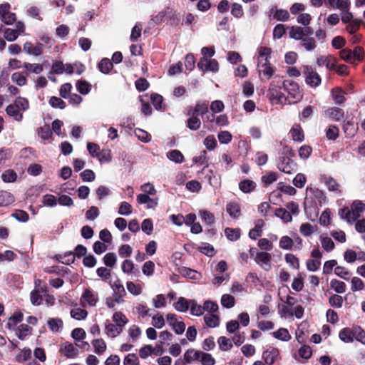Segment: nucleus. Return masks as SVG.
<instances>
[{"label": "nucleus", "instance_id": "f257e3e1", "mask_svg": "<svg viewBox=\"0 0 365 365\" xmlns=\"http://www.w3.org/2000/svg\"><path fill=\"white\" fill-rule=\"evenodd\" d=\"M283 88L287 92V96L279 93L277 90H272L271 93L273 98H276L278 103L289 104L295 103L302 98V93L297 83L292 80L283 81Z\"/></svg>", "mask_w": 365, "mask_h": 365}, {"label": "nucleus", "instance_id": "f03ea898", "mask_svg": "<svg viewBox=\"0 0 365 365\" xmlns=\"http://www.w3.org/2000/svg\"><path fill=\"white\" fill-rule=\"evenodd\" d=\"M302 73L306 83L311 88H317L321 84L322 78L312 66H304Z\"/></svg>", "mask_w": 365, "mask_h": 365}, {"label": "nucleus", "instance_id": "7ed1b4c3", "mask_svg": "<svg viewBox=\"0 0 365 365\" xmlns=\"http://www.w3.org/2000/svg\"><path fill=\"white\" fill-rule=\"evenodd\" d=\"M277 166L280 171L287 174H293L297 170V163L287 155L279 157Z\"/></svg>", "mask_w": 365, "mask_h": 365}, {"label": "nucleus", "instance_id": "20e7f679", "mask_svg": "<svg viewBox=\"0 0 365 365\" xmlns=\"http://www.w3.org/2000/svg\"><path fill=\"white\" fill-rule=\"evenodd\" d=\"M29 107V103L25 98L18 97L13 104L9 105L6 108V114H19L26 111Z\"/></svg>", "mask_w": 365, "mask_h": 365}, {"label": "nucleus", "instance_id": "39448f33", "mask_svg": "<svg viewBox=\"0 0 365 365\" xmlns=\"http://www.w3.org/2000/svg\"><path fill=\"white\" fill-rule=\"evenodd\" d=\"M11 6L9 4H2L0 5V19L7 25H11L16 21V14L10 11Z\"/></svg>", "mask_w": 365, "mask_h": 365}, {"label": "nucleus", "instance_id": "423d86ee", "mask_svg": "<svg viewBox=\"0 0 365 365\" xmlns=\"http://www.w3.org/2000/svg\"><path fill=\"white\" fill-rule=\"evenodd\" d=\"M255 262L264 270L269 271L272 268V255L267 252L257 253L254 258Z\"/></svg>", "mask_w": 365, "mask_h": 365}, {"label": "nucleus", "instance_id": "0eeeda50", "mask_svg": "<svg viewBox=\"0 0 365 365\" xmlns=\"http://www.w3.org/2000/svg\"><path fill=\"white\" fill-rule=\"evenodd\" d=\"M197 67L203 72H217L219 70V63L215 59L202 58L197 63Z\"/></svg>", "mask_w": 365, "mask_h": 365}, {"label": "nucleus", "instance_id": "6e6552de", "mask_svg": "<svg viewBox=\"0 0 365 365\" xmlns=\"http://www.w3.org/2000/svg\"><path fill=\"white\" fill-rule=\"evenodd\" d=\"M262 359L267 365H272L277 359H280L279 350L274 346H269L263 351Z\"/></svg>", "mask_w": 365, "mask_h": 365}, {"label": "nucleus", "instance_id": "1a4fd4ad", "mask_svg": "<svg viewBox=\"0 0 365 365\" xmlns=\"http://www.w3.org/2000/svg\"><path fill=\"white\" fill-rule=\"evenodd\" d=\"M24 51L29 55L38 56L43 52V45L41 43H36L35 45L30 41L24 43Z\"/></svg>", "mask_w": 365, "mask_h": 365}, {"label": "nucleus", "instance_id": "9d476101", "mask_svg": "<svg viewBox=\"0 0 365 365\" xmlns=\"http://www.w3.org/2000/svg\"><path fill=\"white\" fill-rule=\"evenodd\" d=\"M82 298L91 306L95 307L98 301V294L96 292L86 289L82 294Z\"/></svg>", "mask_w": 365, "mask_h": 365}, {"label": "nucleus", "instance_id": "9b49d317", "mask_svg": "<svg viewBox=\"0 0 365 365\" xmlns=\"http://www.w3.org/2000/svg\"><path fill=\"white\" fill-rule=\"evenodd\" d=\"M346 93L339 87L331 89V95L334 103L339 106L343 105L346 101Z\"/></svg>", "mask_w": 365, "mask_h": 365}, {"label": "nucleus", "instance_id": "f8f14e48", "mask_svg": "<svg viewBox=\"0 0 365 365\" xmlns=\"http://www.w3.org/2000/svg\"><path fill=\"white\" fill-rule=\"evenodd\" d=\"M256 187V182L249 179H245L239 183V189L244 193H250L253 192Z\"/></svg>", "mask_w": 365, "mask_h": 365}, {"label": "nucleus", "instance_id": "ddd939ff", "mask_svg": "<svg viewBox=\"0 0 365 365\" xmlns=\"http://www.w3.org/2000/svg\"><path fill=\"white\" fill-rule=\"evenodd\" d=\"M339 339L344 343H351L354 341L353 327L343 328L339 333Z\"/></svg>", "mask_w": 365, "mask_h": 365}, {"label": "nucleus", "instance_id": "4468645a", "mask_svg": "<svg viewBox=\"0 0 365 365\" xmlns=\"http://www.w3.org/2000/svg\"><path fill=\"white\" fill-rule=\"evenodd\" d=\"M351 211L353 212V216L355 220L360 217L361 213L365 210V204L361 200H354L351 205Z\"/></svg>", "mask_w": 365, "mask_h": 365}, {"label": "nucleus", "instance_id": "2eb2a0df", "mask_svg": "<svg viewBox=\"0 0 365 365\" xmlns=\"http://www.w3.org/2000/svg\"><path fill=\"white\" fill-rule=\"evenodd\" d=\"M190 305V299H187L183 297H180L178 298L177 302H175L173 306L176 311L180 312H186Z\"/></svg>", "mask_w": 365, "mask_h": 365}, {"label": "nucleus", "instance_id": "dca6fc26", "mask_svg": "<svg viewBox=\"0 0 365 365\" xmlns=\"http://www.w3.org/2000/svg\"><path fill=\"white\" fill-rule=\"evenodd\" d=\"M32 328L29 325L22 324L16 329V335L21 340H24L26 336L31 334Z\"/></svg>", "mask_w": 365, "mask_h": 365}, {"label": "nucleus", "instance_id": "f3484780", "mask_svg": "<svg viewBox=\"0 0 365 365\" xmlns=\"http://www.w3.org/2000/svg\"><path fill=\"white\" fill-rule=\"evenodd\" d=\"M200 354H202V351H196L194 349H189L184 354V360L186 364H190L194 361L200 360Z\"/></svg>", "mask_w": 365, "mask_h": 365}, {"label": "nucleus", "instance_id": "a211bd4d", "mask_svg": "<svg viewBox=\"0 0 365 365\" xmlns=\"http://www.w3.org/2000/svg\"><path fill=\"white\" fill-rule=\"evenodd\" d=\"M23 68L25 69L26 75H29L30 73L39 74L43 71V66L39 63H30L25 62L23 64Z\"/></svg>", "mask_w": 365, "mask_h": 365}, {"label": "nucleus", "instance_id": "6ab92c4d", "mask_svg": "<svg viewBox=\"0 0 365 365\" xmlns=\"http://www.w3.org/2000/svg\"><path fill=\"white\" fill-rule=\"evenodd\" d=\"M259 63L261 66L259 72L262 73L267 78H270L274 72V68L271 66L269 60L264 59V61Z\"/></svg>", "mask_w": 365, "mask_h": 365}, {"label": "nucleus", "instance_id": "aec40b11", "mask_svg": "<svg viewBox=\"0 0 365 365\" xmlns=\"http://www.w3.org/2000/svg\"><path fill=\"white\" fill-rule=\"evenodd\" d=\"M71 336L78 341H81L82 347H88L89 344L86 341H81L86 337V332L82 328H76L71 332Z\"/></svg>", "mask_w": 365, "mask_h": 365}, {"label": "nucleus", "instance_id": "412c9836", "mask_svg": "<svg viewBox=\"0 0 365 365\" xmlns=\"http://www.w3.org/2000/svg\"><path fill=\"white\" fill-rule=\"evenodd\" d=\"M167 158L175 163L180 164L184 162L185 158L182 153L178 150H171L168 152Z\"/></svg>", "mask_w": 365, "mask_h": 365}, {"label": "nucleus", "instance_id": "4be33fe9", "mask_svg": "<svg viewBox=\"0 0 365 365\" xmlns=\"http://www.w3.org/2000/svg\"><path fill=\"white\" fill-rule=\"evenodd\" d=\"M199 215L207 226L212 227L215 225V217L212 212L205 210H200Z\"/></svg>", "mask_w": 365, "mask_h": 365}, {"label": "nucleus", "instance_id": "5701e85b", "mask_svg": "<svg viewBox=\"0 0 365 365\" xmlns=\"http://www.w3.org/2000/svg\"><path fill=\"white\" fill-rule=\"evenodd\" d=\"M204 321L210 328L217 327L220 324V317L216 314H207L204 316Z\"/></svg>", "mask_w": 365, "mask_h": 365}, {"label": "nucleus", "instance_id": "b1692460", "mask_svg": "<svg viewBox=\"0 0 365 365\" xmlns=\"http://www.w3.org/2000/svg\"><path fill=\"white\" fill-rule=\"evenodd\" d=\"M290 133L292 139L294 141L302 142L304 140V135L301 126L298 124H295L292 126L290 130Z\"/></svg>", "mask_w": 365, "mask_h": 365}, {"label": "nucleus", "instance_id": "393cba45", "mask_svg": "<svg viewBox=\"0 0 365 365\" xmlns=\"http://www.w3.org/2000/svg\"><path fill=\"white\" fill-rule=\"evenodd\" d=\"M272 334L275 339L282 341H288L292 338L286 328H279L276 331L272 332Z\"/></svg>", "mask_w": 365, "mask_h": 365}, {"label": "nucleus", "instance_id": "a878e982", "mask_svg": "<svg viewBox=\"0 0 365 365\" xmlns=\"http://www.w3.org/2000/svg\"><path fill=\"white\" fill-rule=\"evenodd\" d=\"M76 87L81 94L86 95L91 90L92 86L86 80L81 79L76 82Z\"/></svg>", "mask_w": 365, "mask_h": 365}, {"label": "nucleus", "instance_id": "bb28decb", "mask_svg": "<svg viewBox=\"0 0 365 365\" xmlns=\"http://www.w3.org/2000/svg\"><path fill=\"white\" fill-rule=\"evenodd\" d=\"M14 202L13 195L7 191L0 190V207L8 206Z\"/></svg>", "mask_w": 365, "mask_h": 365}, {"label": "nucleus", "instance_id": "cd10ccee", "mask_svg": "<svg viewBox=\"0 0 365 365\" xmlns=\"http://www.w3.org/2000/svg\"><path fill=\"white\" fill-rule=\"evenodd\" d=\"M106 330L109 336L114 338L121 333L123 328L118 327L117 324L108 322L106 324Z\"/></svg>", "mask_w": 365, "mask_h": 365}, {"label": "nucleus", "instance_id": "c85d7f7f", "mask_svg": "<svg viewBox=\"0 0 365 365\" xmlns=\"http://www.w3.org/2000/svg\"><path fill=\"white\" fill-rule=\"evenodd\" d=\"M151 102L156 110H165V105L163 103V98L158 93H153L150 96Z\"/></svg>", "mask_w": 365, "mask_h": 365}, {"label": "nucleus", "instance_id": "c756f323", "mask_svg": "<svg viewBox=\"0 0 365 365\" xmlns=\"http://www.w3.org/2000/svg\"><path fill=\"white\" fill-rule=\"evenodd\" d=\"M180 272L183 277L194 280H197L201 277L200 273L188 267H182Z\"/></svg>", "mask_w": 365, "mask_h": 365}, {"label": "nucleus", "instance_id": "7c9ffc66", "mask_svg": "<svg viewBox=\"0 0 365 365\" xmlns=\"http://www.w3.org/2000/svg\"><path fill=\"white\" fill-rule=\"evenodd\" d=\"M226 211L232 218H237L240 215V207L236 202H230L227 205Z\"/></svg>", "mask_w": 365, "mask_h": 365}, {"label": "nucleus", "instance_id": "2f4dec72", "mask_svg": "<svg viewBox=\"0 0 365 365\" xmlns=\"http://www.w3.org/2000/svg\"><path fill=\"white\" fill-rule=\"evenodd\" d=\"M328 4L334 9H349L351 2L349 0H327Z\"/></svg>", "mask_w": 365, "mask_h": 365}, {"label": "nucleus", "instance_id": "473e14b6", "mask_svg": "<svg viewBox=\"0 0 365 365\" xmlns=\"http://www.w3.org/2000/svg\"><path fill=\"white\" fill-rule=\"evenodd\" d=\"M339 215L340 217L346 220L349 223H351L356 221L354 218V214L351 211L349 207H343L339 210Z\"/></svg>", "mask_w": 365, "mask_h": 365}, {"label": "nucleus", "instance_id": "72a5a7b5", "mask_svg": "<svg viewBox=\"0 0 365 365\" xmlns=\"http://www.w3.org/2000/svg\"><path fill=\"white\" fill-rule=\"evenodd\" d=\"M1 31H4V38L10 42L14 41L19 36V31L13 29L5 28L3 30L1 27Z\"/></svg>", "mask_w": 365, "mask_h": 365}, {"label": "nucleus", "instance_id": "f704fd0d", "mask_svg": "<svg viewBox=\"0 0 365 365\" xmlns=\"http://www.w3.org/2000/svg\"><path fill=\"white\" fill-rule=\"evenodd\" d=\"M225 235L229 240L237 241L240 237V230L227 227L225 229Z\"/></svg>", "mask_w": 365, "mask_h": 365}, {"label": "nucleus", "instance_id": "c9c22d12", "mask_svg": "<svg viewBox=\"0 0 365 365\" xmlns=\"http://www.w3.org/2000/svg\"><path fill=\"white\" fill-rule=\"evenodd\" d=\"M175 16V11L173 9L168 7L160 11L156 16L155 19L158 21H165L168 19H172Z\"/></svg>", "mask_w": 365, "mask_h": 365}, {"label": "nucleus", "instance_id": "e433bc0d", "mask_svg": "<svg viewBox=\"0 0 365 365\" xmlns=\"http://www.w3.org/2000/svg\"><path fill=\"white\" fill-rule=\"evenodd\" d=\"M88 312L82 308H73L70 311L71 317L76 320H82L86 318Z\"/></svg>", "mask_w": 365, "mask_h": 365}, {"label": "nucleus", "instance_id": "4c0bfd02", "mask_svg": "<svg viewBox=\"0 0 365 365\" xmlns=\"http://www.w3.org/2000/svg\"><path fill=\"white\" fill-rule=\"evenodd\" d=\"M190 314L193 316H201L204 314L203 306H201L197 303L195 299H190Z\"/></svg>", "mask_w": 365, "mask_h": 365}, {"label": "nucleus", "instance_id": "58836bf2", "mask_svg": "<svg viewBox=\"0 0 365 365\" xmlns=\"http://www.w3.org/2000/svg\"><path fill=\"white\" fill-rule=\"evenodd\" d=\"M330 287L338 294H342L346 291V284L344 282L337 280L336 279L331 280Z\"/></svg>", "mask_w": 365, "mask_h": 365}, {"label": "nucleus", "instance_id": "ea45409f", "mask_svg": "<svg viewBox=\"0 0 365 365\" xmlns=\"http://www.w3.org/2000/svg\"><path fill=\"white\" fill-rule=\"evenodd\" d=\"M201 120L198 115H191L187 120V127L191 130H197L200 128Z\"/></svg>", "mask_w": 365, "mask_h": 365}, {"label": "nucleus", "instance_id": "a19ab883", "mask_svg": "<svg viewBox=\"0 0 365 365\" xmlns=\"http://www.w3.org/2000/svg\"><path fill=\"white\" fill-rule=\"evenodd\" d=\"M279 246L282 250H292L294 247L292 237L287 235L282 236L279 240Z\"/></svg>", "mask_w": 365, "mask_h": 365}, {"label": "nucleus", "instance_id": "79ce46f5", "mask_svg": "<svg viewBox=\"0 0 365 365\" xmlns=\"http://www.w3.org/2000/svg\"><path fill=\"white\" fill-rule=\"evenodd\" d=\"M354 339L365 345V331L359 326L353 327Z\"/></svg>", "mask_w": 365, "mask_h": 365}, {"label": "nucleus", "instance_id": "37998d69", "mask_svg": "<svg viewBox=\"0 0 365 365\" xmlns=\"http://www.w3.org/2000/svg\"><path fill=\"white\" fill-rule=\"evenodd\" d=\"M113 320L115 324L121 328H123L128 322L125 314L120 312H115L113 314Z\"/></svg>", "mask_w": 365, "mask_h": 365}, {"label": "nucleus", "instance_id": "c03bdc74", "mask_svg": "<svg viewBox=\"0 0 365 365\" xmlns=\"http://www.w3.org/2000/svg\"><path fill=\"white\" fill-rule=\"evenodd\" d=\"M217 342L221 351H227L232 348V343L231 340L226 336L219 337Z\"/></svg>", "mask_w": 365, "mask_h": 365}, {"label": "nucleus", "instance_id": "a18cd8bd", "mask_svg": "<svg viewBox=\"0 0 365 365\" xmlns=\"http://www.w3.org/2000/svg\"><path fill=\"white\" fill-rule=\"evenodd\" d=\"M285 262L292 268L298 269H299V259L292 253H287L284 256Z\"/></svg>", "mask_w": 365, "mask_h": 365}, {"label": "nucleus", "instance_id": "49530a36", "mask_svg": "<svg viewBox=\"0 0 365 365\" xmlns=\"http://www.w3.org/2000/svg\"><path fill=\"white\" fill-rule=\"evenodd\" d=\"M92 344L94 347V351L97 354H103L106 349V342L102 339L93 340Z\"/></svg>", "mask_w": 365, "mask_h": 365}, {"label": "nucleus", "instance_id": "de8ad7c7", "mask_svg": "<svg viewBox=\"0 0 365 365\" xmlns=\"http://www.w3.org/2000/svg\"><path fill=\"white\" fill-rule=\"evenodd\" d=\"M235 300L233 296L225 294L221 297V304L223 307L230 309L235 306Z\"/></svg>", "mask_w": 365, "mask_h": 365}, {"label": "nucleus", "instance_id": "09e8293b", "mask_svg": "<svg viewBox=\"0 0 365 365\" xmlns=\"http://www.w3.org/2000/svg\"><path fill=\"white\" fill-rule=\"evenodd\" d=\"M275 216L282 219L284 222H291L292 220L290 212L284 208L276 209Z\"/></svg>", "mask_w": 365, "mask_h": 365}, {"label": "nucleus", "instance_id": "8fccbe9b", "mask_svg": "<svg viewBox=\"0 0 365 365\" xmlns=\"http://www.w3.org/2000/svg\"><path fill=\"white\" fill-rule=\"evenodd\" d=\"M273 18L277 21H287L289 19V14L287 10L276 9L273 14Z\"/></svg>", "mask_w": 365, "mask_h": 365}, {"label": "nucleus", "instance_id": "3c124183", "mask_svg": "<svg viewBox=\"0 0 365 365\" xmlns=\"http://www.w3.org/2000/svg\"><path fill=\"white\" fill-rule=\"evenodd\" d=\"M339 128L334 125H331L326 130V137L329 140H335L339 137Z\"/></svg>", "mask_w": 365, "mask_h": 365}, {"label": "nucleus", "instance_id": "603ef678", "mask_svg": "<svg viewBox=\"0 0 365 365\" xmlns=\"http://www.w3.org/2000/svg\"><path fill=\"white\" fill-rule=\"evenodd\" d=\"M289 36L295 40H302L304 38L302 28L300 26H292L289 30Z\"/></svg>", "mask_w": 365, "mask_h": 365}, {"label": "nucleus", "instance_id": "864d4df0", "mask_svg": "<svg viewBox=\"0 0 365 365\" xmlns=\"http://www.w3.org/2000/svg\"><path fill=\"white\" fill-rule=\"evenodd\" d=\"M98 66L101 72L108 73L113 68V63L108 58H103Z\"/></svg>", "mask_w": 365, "mask_h": 365}, {"label": "nucleus", "instance_id": "5fc2aeb1", "mask_svg": "<svg viewBox=\"0 0 365 365\" xmlns=\"http://www.w3.org/2000/svg\"><path fill=\"white\" fill-rule=\"evenodd\" d=\"M209 121H215L218 126H225L228 123L227 115H207Z\"/></svg>", "mask_w": 365, "mask_h": 365}, {"label": "nucleus", "instance_id": "6e6d98bb", "mask_svg": "<svg viewBox=\"0 0 365 365\" xmlns=\"http://www.w3.org/2000/svg\"><path fill=\"white\" fill-rule=\"evenodd\" d=\"M343 125V129L344 133L346 135H353L356 132V128L355 127V122L351 120H347Z\"/></svg>", "mask_w": 365, "mask_h": 365}, {"label": "nucleus", "instance_id": "4d7b16f0", "mask_svg": "<svg viewBox=\"0 0 365 365\" xmlns=\"http://www.w3.org/2000/svg\"><path fill=\"white\" fill-rule=\"evenodd\" d=\"M135 135L142 142L148 143L151 140V135L144 130L136 128L134 130Z\"/></svg>", "mask_w": 365, "mask_h": 365}, {"label": "nucleus", "instance_id": "13d9d810", "mask_svg": "<svg viewBox=\"0 0 365 365\" xmlns=\"http://www.w3.org/2000/svg\"><path fill=\"white\" fill-rule=\"evenodd\" d=\"M204 312L207 311V314H215L218 309V304L211 300H206L203 304Z\"/></svg>", "mask_w": 365, "mask_h": 365}, {"label": "nucleus", "instance_id": "bf43d9fd", "mask_svg": "<svg viewBox=\"0 0 365 365\" xmlns=\"http://www.w3.org/2000/svg\"><path fill=\"white\" fill-rule=\"evenodd\" d=\"M103 260L106 266L113 267L116 263L117 257L114 252H108L104 255Z\"/></svg>", "mask_w": 365, "mask_h": 365}, {"label": "nucleus", "instance_id": "052dcab7", "mask_svg": "<svg viewBox=\"0 0 365 365\" xmlns=\"http://www.w3.org/2000/svg\"><path fill=\"white\" fill-rule=\"evenodd\" d=\"M34 289L33 291L37 292L38 293L42 294L43 295H45L47 294L48 292V287L47 284L42 282V280L37 279L34 281Z\"/></svg>", "mask_w": 365, "mask_h": 365}, {"label": "nucleus", "instance_id": "680f3d73", "mask_svg": "<svg viewBox=\"0 0 365 365\" xmlns=\"http://www.w3.org/2000/svg\"><path fill=\"white\" fill-rule=\"evenodd\" d=\"M11 81L19 86H23L27 83L26 76L20 72L14 73L11 75Z\"/></svg>", "mask_w": 365, "mask_h": 365}, {"label": "nucleus", "instance_id": "e2e57ef3", "mask_svg": "<svg viewBox=\"0 0 365 365\" xmlns=\"http://www.w3.org/2000/svg\"><path fill=\"white\" fill-rule=\"evenodd\" d=\"M343 297L338 294H333L329 299V304L336 308H341L343 305Z\"/></svg>", "mask_w": 365, "mask_h": 365}, {"label": "nucleus", "instance_id": "0e129e2a", "mask_svg": "<svg viewBox=\"0 0 365 365\" xmlns=\"http://www.w3.org/2000/svg\"><path fill=\"white\" fill-rule=\"evenodd\" d=\"M17 178L16 173L12 170H7L1 175L2 180L5 182H13Z\"/></svg>", "mask_w": 365, "mask_h": 365}, {"label": "nucleus", "instance_id": "69168bd1", "mask_svg": "<svg viewBox=\"0 0 365 365\" xmlns=\"http://www.w3.org/2000/svg\"><path fill=\"white\" fill-rule=\"evenodd\" d=\"M42 203L44 206L54 207L57 205V199L53 195L46 194L42 197Z\"/></svg>", "mask_w": 365, "mask_h": 365}, {"label": "nucleus", "instance_id": "338daca9", "mask_svg": "<svg viewBox=\"0 0 365 365\" xmlns=\"http://www.w3.org/2000/svg\"><path fill=\"white\" fill-rule=\"evenodd\" d=\"M200 360L202 365H215V360L210 354L202 352L200 354Z\"/></svg>", "mask_w": 365, "mask_h": 365}, {"label": "nucleus", "instance_id": "774afa93", "mask_svg": "<svg viewBox=\"0 0 365 365\" xmlns=\"http://www.w3.org/2000/svg\"><path fill=\"white\" fill-rule=\"evenodd\" d=\"M138 357L135 354H128L123 360L124 365H138Z\"/></svg>", "mask_w": 365, "mask_h": 365}]
</instances>
